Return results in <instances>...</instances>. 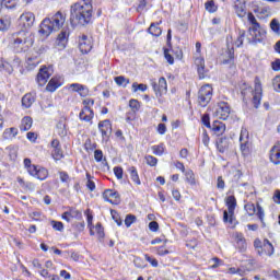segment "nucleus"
Masks as SVG:
<instances>
[{
    "instance_id": "nucleus-26",
    "label": "nucleus",
    "mask_w": 280,
    "mask_h": 280,
    "mask_svg": "<svg viewBox=\"0 0 280 280\" xmlns=\"http://www.w3.org/2000/svg\"><path fill=\"white\" fill-rule=\"evenodd\" d=\"M236 248L240 253H244L247 248L246 238L242 234H236Z\"/></svg>"
},
{
    "instance_id": "nucleus-36",
    "label": "nucleus",
    "mask_w": 280,
    "mask_h": 280,
    "mask_svg": "<svg viewBox=\"0 0 280 280\" xmlns=\"http://www.w3.org/2000/svg\"><path fill=\"white\" fill-rule=\"evenodd\" d=\"M129 107L131 108L132 114L136 115L141 108V103H139L138 100L131 98L129 101Z\"/></svg>"
},
{
    "instance_id": "nucleus-17",
    "label": "nucleus",
    "mask_w": 280,
    "mask_h": 280,
    "mask_svg": "<svg viewBox=\"0 0 280 280\" xmlns=\"http://www.w3.org/2000/svg\"><path fill=\"white\" fill-rule=\"evenodd\" d=\"M61 218H62V220H66V222H71L72 219L81 220L82 211H80L75 208H69L68 211L62 213Z\"/></svg>"
},
{
    "instance_id": "nucleus-34",
    "label": "nucleus",
    "mask_w": 280,
    "mask_h": 280,
    "mask_svg": "<svg viewBox=\"0 0 280 280\" xmlns=\"http://www.w3.org/2000/svg\"><path fill=\"white\" fill-rule=\"evenodd\" d=\"M151 150L155 156H163V152H165V144L160 143L158 145H152Z\"/></svg>"
},
{
    "instance_id": "nucleus-60",
    "label": "nucleus",
    "mask_w": 280,
    "mask_h": 280,
    "mask_svg": "<svg viewBox=\"0 0 280 280\" xmlns=\"http://www.w3.org/2000/svg\"><path fill=\"white\" fill-rule=\"evenodd\" d=\"M225 187H226V184L224 183V179L222 178V176H219L217 179V189L224 191Z\"/></svg>"
},
{
    "instance_id": "nucleus-44",
    "label": "nucleus",
    "mask_w": 280,
    "mask_h": 280,
    "mask_svg": "<svg viewBox=\"0 0 280 280\" xmlns=\"http://www.w3.org/2000/svg\"><path fill=\"white\" fill-rule=\"evenodd\" d=\"M132 91L133 93H137V91H141L142 93H144V91H148V85L135 82L132 83Z\"/></svg>"
},
{
    "instance_id": "nucleus-35",
    "label": "nucleus",
    "mask_w": 280,
    "mask_h": 280,
    "mask_svg": "<svg viewBox=\"0 0 280 280\" xmlns=\"http://www.w3.org/2000/svg\"><path fill=\"white\" fill-rule=\"evenodd\" d=\"M2 7L7 8L8 10H14L16 5H19V0H0Z\"/></svg>"
},
{
    "instance_id": "nucleus-16",
    "label": "nucleus",
    "mask_w": 280,
    "mask_h": 280,
    "mask_svg": "<svg viewBox=\"0 0 280 280\" xmlns=\"http://www.w3.org/2000/svg\"><path fill=\"white\" fill-rule=\"evenodd\" d=\"M98 130L102 133L103 139H108L113 132V125L110 120L106 119L98 122Z\"/></svg>"
},
{
    "instance_id": "nucleus-11",
    "label": "nucleus",
    "mask_w": 280,
    "mask_h": 280,
    "mask_svg": "<svg viewBox=\"0 0 280 280\" xmlns=\"http://www.w3.org/2000/svg\"><path fill=\"white\" fill-rule=\"evenodd\" d=\"M67 43H69V31H61L57 36L55 47L58 51H62V49L67 48Z\"/></svg>"
},
{
    "instance_id": "nucleus-7",
    "label": "nucleus",
    "mask_w": 280,
    "mask_h": 280,
    "mask_svg": "<svg viewBox=\"0 0 280 280\" xmlns=\"http://www.w3.org/2000/svg\"><path fill=\"white\" fill-rule=\"evenodd\" d=\"M226 207L228 211H223V222L233 224V215L235 213V207H237V199H235V196H229L226 198Z\"/></svg>"
},
{
    "instance_id": "nucleus-46",
    "label": "nucleus",
    "mask_w": 280,
    "mask_h": 280,
    "mask_svg": "<svg viewBox=\"0 0 280 280\" xmlns=\"http://www.w3.org/2000/svg\"><path fill=\"white\" fill-rule=\"evenodd\" d=\"M135 222H137V217L135 214H127V217L125 219V224H126L127 229H130V226H132V224H135Z\"/></svg>"
},
{
    "instance_id": "nucleus-40",
    "label": "nucleus",
    "mask_w": 280,
    "mask_h": 280,
    "mask_svg": "<svg viewBox=\"0 0 280 280\" xmlns=\"http://www.w3.org/2000/svg\"><path fill=\"white\" fill-rule=\"evenodd\" d=\"M144 161H145L147 165H149L150 167H156V165L159 164V159H156L153 155L144 156Z\"/></svg>"
},
{
    "instance_id": "nucleus-6",
    "label": "nucleus",
    "mask_w": 280,
    "mask_h": 280,
    "mask_svg": "<svg viewBox=\"0 0 280 280\" xmlns=\"http://www.w3.org/2000/svg\"><path fill=\"white\" fill-rule=\"evenodd\" d=\"M213 97V88L211 85L206 84L202 85L198 92V104L202 108L209 106V102H211Z\"/></svg>"
},
{
    "instance_id": "nucleus-19",
    "label": "nucleus",
    "mask_w": 280,
    "mask_h": 280,
    "mask_svg": "<svg viewBox=\"0 0 280 280\" xmlns=\"http://www.w3.org/2000/svg\"><path fill=\"white\" fill-rule=\"evenodd\" d=\"M210 130L215 135V137H222V135L226 132V125L222 121L214 120L212 126H210Z\"/></svg>"
},
{
    "instance_id": "nucleus-23",
    "label": "nucleus",
    "mask_w": 280,
    "mask_h": 280,
    "mask_svg": "<svg viewBox=\"0 0 280 280\" xmlns=\"http://www.w3.org/2000/svg\"><path fill=\"white\" fill-rule=\"evenodd\" d=\"M103 197L107 200V202H113V199L110 198H114L115 202H119V192L113 189L105 190Z\"/></svg>"
},
{
    "instance_id": "nucleus-47",
    "label": "nucleus",
    "mask_w": 280,
    "mask_h": 280,
    "mask_svg": "<svg viewBox=\"0 0 280 280\" xmlns=\"http://www.w3.org/2000/svg\"><path fill=\"white\" fill-rule=\"evenodd\" d=\"M256 215H257L258 220H260V222H262V224H264L265 212H264V208H261V205H259V203H257V206H256Z\"/></svg>"
},
{
    "instance_id": "nucleus-1",
    "label": "nucleus",
    "mask_w": 280,
    "mask_h": 280,
    "mask_svg": "<svg viewBox=\"0 0 280 280\" xmlns=\"http://www.w3.org/2000/svg\"><path fill=\"white\" fill-rule=\"evenodd\" d=\"M92 0H82L71 5L70 9V23L72 27L78 25H89L91 18L93 16V4Z\"/></svg>"
},
{
    "instance_id": "nucleus-4",
    "label": "nucleus",
    "mask_w": 280,
    "mask_h": 280,
    "mask_svg": "<svg viewBox=\"0 0 280 280\" xmlns=\"http://www.w3.org/2000/svg\"><path fill=\"white\" fill-rule=\"evenodd\" d=\"M247 21L250 24L248 27V34L252 36V43H264L266 38V30L261 28L259 22L253 13L247 14Z\"/></svg>"
},
{
    "instance_id": "nucleus-48",
    "label": "nucleus",
    "mask_w": 280,
    "mask_h": 280,
    "mask_svg": "<svg viewBox=\"0 0 280 280\" xmlns=\"http://www.w3.org/2000/svg\"><path fill=\"white\" fill-rule=\"evenodd\" d=\"M245 211H247L248 215H255L257 208L255 207V203H246Z\"/></svg>"
},
{
    "instance_id": "nucleus-62",
    "label": "nucleus",
    "mask_w": 280,
    "mask_h": 280,
    "mask_svg": "<svg viewBox=\"0 0 280 280\" xmlns=\"http://www.w3.org/2000/svg\"><path fill=\"white\" fill-rule=\"evenodd\" d=\"M78 93L81 97H86V95H89V88H86V85L81 84V88H79Z\"/></svg>"
},
{
    "instance_id": "nucleus-33",
    "label": "nucleus",
    "mask_w": 280,
    "mask_h": 280,
    "mask_svg": "<svg viewBox=\"0 0 280 280\" xmlns=\"http://www.w3.org/2000/svg\"><path fill=\"white\" fill-rule=\"evenodd\" d=\"M48 176H49V171H47V168L45 167L37 168L35 178H37L38 180H45Z\"/></svg>"
},
{
    "instance_id": "nucleus-18",
    "label": "nucleus",
    "mask_w": 280,
    "mask_h": 280,
    "mask_svg": "<svg viewBox=\"0 0 280 280\" xmlns=\"http://www.w3.org/2000/svg\"><path fill=\"white\" fill-rule=\"evenodd\" d=\"M94 117H95V112H93V108L82 107L81 112L79 113V119L81 121H85V124H93Z\"/></svg>"
},
{
    "instance_id": "nucleus-61",
    "label": "nucleus",
    "mask_w": 280,
    "mask_h": 280,
    "mask_svg": "<svg viewBox=\"0 0 280 280\" xmlns=\"http://www.w3.org/2000/svg\"><path fill=\"white\" fill-rule=\"evenodd\" d=\"M94 159L96 163H102V159H104V152H102V150H95Z\"/></svg>"
},
{
    "instance_id": "nucleus-51",
    "label": "nucleus",
    "mask_w": 280,
    "mask_h": 280,
    "mask_svg": "<svg viewBox=\"0 0 280 280\" xmlns=\"http://www.w3.org/2000/svg\"><path fill=\"white\" fill-rule=\"evenodd\" d=\"M114 174L118 180H121L124 178V168L120 166L114 167Z\"/></svg>"
},
{
    "instance_id": "nucleus-56",
    "label": "nucleus",
    "mask_w": 280,
    "mask_h": 280,
    "mask_svg": "<svg viewBox=\"0 0 280 280\" xmlns=\"http://www.w3.org/2000/svg\"><path fill=\"white\" fill-rule=\"evenodd\" d=\"M82 104H83V108H91L92 106H95V100L84 98Z\"/></svg>"
},
{
    "instance_id": "nucleus-37",
    "label": "nucleus",
    "mask_w": 280,
    "mask_h": 280,
    "mask_svg": "<svg viewBox=\"0 0 280 280\" xmlns=\"http://www.w3.org/2000/svg\"><path fill=\"white\" fill-rule=\"evenodd\" d=\"M0 71H5L7 73H12L14 69L12 68V65H10L8 61H4L0 58Z\"/></svg>"
},
{
    "instance_id": "nucleus-9",
    "label": "nucleus",
    "mask_w": 280,
    "mask_h": 280,
    "mask_svg": "<svg viewBox=\"0 0 280 280\" xmlns=\"http://www.w3.org/2000/svg\"><path fill=\"white\" fill-rule=\"evenodd\" d=\"M215 117L219 119H222L225 121V119H229V116L231 115V106H229V103L221 102L217 105V109L214 112Z\"/></svg>"
},
{
    "instance_id": "nucleus-64",
    "label": "nucleus",
    "mask_w": 280,
    "mask_h": 280,
    "mask_svg": "<svg viewBox=\"0 0 280 280\" xmlns=\"http://www.w3.org/2000/svg\"><path fill=\"white\" fill-rule=\"evenodd\" d=\"M271 67L273 71H280V59H276L272 63Z\"/></svg>"
},
{
    "instance_id": "nucleus-38",
    "label": "nucleus",
    "mask_w": 280,
    "mask_h": 280,
    "mask_svg": "<svg viewBox=\"0 0 280 280\" xmlns=\"http://www.w3.org/2000/svg\"><path fill=\"white\" fill-rule=\"evenodd\" d=\"M114 81L116 82V84L118 86L126 88V86H128V84H130V79H126V77H124V75L116 77L114 79Z\"/></svg>"
},
{
    "instance_id": "nucleus-28",
    "label": "nucleus",
    "mask_w": 280,
    "mask_h": 280,
    "mask_svg": "<svg viewBox=\"0 0 280 280\" xmlns=\"http://www.w3.org/2000/svg\"><path fill=\"white\" fill-rule=\"evenodd\" d=\"M250 148H253V143L249 140L241 141V152L243 156L250 155Z\"/></svg>"
},
{
    "instance_id": "nucleus-15",
    "label": "nucleus",
    "mask_w": 280,
    "mask_h": 280,
    "mask_svg": "<svg viewBox=\"0 0 280 280\" xmlns=\"http://www.w3.org/2000/svg\"><path fill=\"white\" fill-rule=\"evenodd\" d=\"M36 21V15L32 12H25L20 16V22L22 23L23 27L30 30V27L34 26Z\"/></svg>"
},
{
    "instance_id": "nucleus-12",
    "label": "nucleus",
    "mask_w": 280,
    "mask_h": 280,
    "mask_svg": "<svg viewBox=\"0 0 280 280\" xmlns=\"http://www.w3.org/2000/svg\"><path fill=\"white\" fill-rule=\"evenodd\" d=\"M217 150L220 154H224L231 148V138L222 136L215 141Z\"/></svg>"
},
{
    "instance_id": "nucleus-31",
    "label": "nucleus",
    "mask_w": 280,
    "mask_h": 280,
    "mask_svg": "<svg viewBox=\"0 0 280 280\" xmlns=\"http://www.w3.org/2000/svg\"><path fill=\"white\" fill-rule=\"evenodd\" d=\"M16 135H19V129H16L15 127H11V128H8L3 131V139H14V137H16Z\"/></svg>"
},
{
    "instance_id": "nucleus-55",
    "label": "nucleus",
    "mask_w": 280,
    "mask_h": 280,
    "mask_svg": "<svg viewBox=\"0 0 280 280\" xmlns=\"http://www.w3.org/2000/svg\"><path fill=\"white\" fill-rule=\"evenodd\" d=\"M8 27H10V20L0 19V32H4V30H8Z\"/></svg>"
},
{
    "instance_id": "nucleus-43",
    "label": "nucleus",
    "mask_w": 280,
    "mask_h": 280,
    "mask_svg": "<svg viewBox=\"0 0 280 280\" xmlns=\"http://www.w3.org/2000/svg\"><path fill=\"white\" fill-rule=\"evenodd\" d=\"M184 174L189 185H196V177L194 175V171L189 170V171H186Z\"/></svg>"
},
{
    "instance_id": "nucleus-58",
    "label": "nucleus",
    "mask_w": 280,
    "mask_h": 280,
    "mask_svg": "<svg viewBox=\"0 0 280 280\" xmlns=\"http://www.w3.org/2000/svg\"><path fill=\"white\" fill-rule=\"evenodd\" d=\"M272 86H273V91H277V93H280V75H277L272 80Z\"/></svg>"
},
{
    "instance_id": "nucleus-20",
    "label": "nucleus",
    "mask_w": 280,
    "mask_h": 280,
    "mask_svg": "<svg viewBox=\"0 0 280 280\" xmlns=\"http://www.w3.org/2000/svg\"><path fill=\"white\" fill-rule=\"evenodd\" d=\"M270 161L273 165H280V143H277L271 148Z\"/></svg>"
},
{
    "instance_id": "nucleus-52",
    "label": "nucleus",
    "mask_w": 280,
    "mask_h": 280,
    "mask_svg": "<svg viewBox=\"0 0 280 280\" xmlns=\"http://www.w3.org/2000/svg\"><path fill=\"white\" fill-rule=\"evenodd\" d=\"M244 36H246V31H240L238 32V37L236 40V46L237 47H242V45H244Z\"/></svg>"
},
{
    "instance_id": "nucleus-14",
    "label": "nucleus",
    "mask_w": 280,
    "mask_h": 280,
    "mask_svg": "<svg viewBox=\"0 0 280 280\" xmlns=\"http://www.w3.org/2000/svg\"><path fill=\"white\" fill-rule=\"evenodd\" d=\"M79 49L82 54H89V51L93 49V42L91 38H89V36L82 35L79 38Z\"/></svg>"
},
{
    "instance_id": "nucleus-42",
    "label": "nucleus",
    "mask_w": 280,
    "mask_h": 280,
    "mask_svg": "<svg viewBox=\"0 0 280 280\" xmlns=\"http://www.w3.org/2000/svg\"><path fill=\"white\" fill-rule=\"evenodd\" d=\"M269 26H270V30H272L277 34V36H280V23H279V20H277V19L271 20Z\"/></svg>"
},
{
    "instance_id": "nucleus-41",
    "label": "nucleus",
    "mask_w": 280,
    "mask_h": 280,
    "mask_svg": "<svg viewBox=\"0 0 280 280\" xmlns=\"http://www.w3.org/2000/svg\"><path fill=\"white\" fill-rule=\"evenodd\" d=\"M51 155L55 161H60V159H63L65 154L62 153V148L57 147V149H54Z\"/></svg>"
},
{
    "instance_id": "nucleus-57",
    "label": "nucleus",
    "mask_w": 280,
    "mask_h": 280,
    "mask_svg": "<svg viewBox=\"0 0 280 280\" xmlns=\"http://www.w3.org/2000/svg\"><path fill=\"white\" fill-rule=\"evenodd\" d=\"M172 50V54H174L175 58H177V60H183V49L175 47Z\"/></svg>"
},
{
    "instance_id": "nucleus-63",
    "label": "nucleus",
    "mask_w": 280,
    "mask_h": 280,
    "mask_svg": "<svg viewBox=\"0 0 280 280\" xmlns=\"http://www.w3.org/2000/svg\"><path fill=\"white\" fill-rule=\"evenodd\" d=\"M248 130L247 129H242L241 130V136H240V141H248Z\"/></svg>"
},
{
    "instance_id": "nucleus-22",
    "label": "nucleus",
    "mask_w": 280,
    "mask_h": 280,
    "mask_svg": "<svg viewBox=\"0 0 280 280\" xmlns=\"http://www.w3.org/2000/svg\"><path fill=\"white\" fill-rule=\"evenodd\" d=\"M59 86H62V81L60 80V78L54 77L48 82L46 90L49 91L50 93H54V91L59 89Z\"/></svg>"
},
{
    "instance_id": "nucleus-25",
    "label": "nucleus",
    "mask_w": 280,
    "mask_h": 280,
    "mask_svg": "<svg viewBox=\"0 0 280 280\" xmlns=\"http://www.w3.org/2000/svg\"><path fill=\"white\" fill-rule=\"evenodd\" d=\"M127 171L129 172V176L131 178V180L136 184V185H141V178H139V172L137 171V167L135 166H129L127 168Z\"/></svg>"
},
{
    "instance_id": "nucleus-5",
    "label": "nucleus",
    "mask_w": 280,
    "mask_h": 280,
    "mask_svg": "<svg viewBox=\"0 0 280 280\" xmlns=\"http://www.w3.org/2000/svg\"><path fill=\"white\" fill-rule=\"evenodd\" d=\"M246 93H252L254 108H259L261 104V96L264 93V90L261 89V82L257 80L255 81L254 91H253V88H247L244 91H242L243 97H246Z\"/></svg>"
},
{
    "instance_id": "nucleus-30",
    "label": "nucleus",
    "mask_w": 280,
    "mask_h": 280,
    "mask_svg": "<svg viewBox=\"0 0 280 280\" xmlns=\"http://www.w3.org/2000/svg\"><path fill=\"white\" fill-rule=\"evenodd\" d=\"M255 14H258L260 19H266L270 15L269 7H257L254 9Z\"/></svg>"
},
{
    "instance_id": "nucleus-59",
    "label": "nucleus",
    "mask_w": 280,
    "mask_h": 280,
    "mask_svg": "<svg viewBox=\"0 0 280 280\" xmlns=\"http://www.w3.org/2000/svg\"><path fill=\"white\" fill-rule=\"evenodd\" d=\"M59 178L61 183H69L71 178L69 177V174L65 171L59 172Z\"/></svg>"
},
{
    "instance_id": "nucleus-2",
    "label": "nucleus",
    "mask_w": 280,
    "mask_h": 280,
    "mask_svg": "<svg viewBox=\"0 0 280 280\" xmlns=\"http://www.w3.org/2000/svg\"><path fill=\"white\" fill-rule=\"evenodd\" d=\"M65 21H67V16L58 11L50 18H46L42 21L39 25V34L47 38L52 32H58L62 25H65Z\"/></svg>"
},
{
    "instance_id": "nucleus-3",
    "label": "nucleus",
    "mask_w": 280,
    "mask_h": 280,
    "mask_svg": "<svg viewBox=\"0 0 280 280\" xmlns=\"http://www.w3.org/2000/svg\"><path fill=\"white\" fill-rule=\"evenodd\" d=\"M33 43L34 42L28 39L27 32L20 31L12 34L9 42V48L12 49L14 54H23L32 47Z\"/></svg>"
},
{
    "instance_id": "nucleus-8",
    "label": "nucleus",
    "mask_w": 280,
    "mask_h": 280,
    "mask_svg": "<svg viewBox=\"0 0 280 280\" xmlns=\"http://www.w3.org/2000/svg\"><path fill=\"white\" fill-rule=\"evenodd\" d=\"M51 73H54V70L50 67H42L36 77L38 86H45L49 78H51Z\"/></svg>"
},
{
    "instance_id": "nucleus-13",
    "label": "nucleus",
    "mask_w": 280,
    "mask_h": 280,
    "mask_svg": "<svg viewBox=\"0 0 280 280\" xmlns=\"http://www.w3.org/2000/svg\"><path fill=\"white\" fill-rule=\"evenodd\" d=\"M222 65L235 67V48L228 47V49L222 54Z\"/></svg>"
},
{
    "instance_id": "nucleus-50",
    "label": "nucleus",
    "mask_w": 280,
    "mask_h": 280,
    "mask_svg": "<svg viewBox=\"0 0 280 280\" xmlns=\"http://www.w3.org/2000/svg\"><path fill=\"white\" fill-rule=\"evenodd\" d=\"M201 122L206 126V128H211V118L209 117V114H203L201 116Z\"/></svg>"
},
{
    "instance_id": "nucleus-10",
    "label": "nucleus",
    "mask_w": 280,
    "mask_h": 280,
    "mask_svg": "<svg viewBox=\"0 0 280 280\" xmlns=\"http://www.w3.org/2000/svg\"><path fill=\"white\" fill-rule=\"evenodd\" d=\"M152 88L156 97H161L163 94L167 93V80L164 77H161L159 83H152Z\"/></svg>"
},
{
    "instance_id": "nucleus-29",
    "label": "nucleus",
    "mask_w": 280,
    "mask_h": 280,
    "mask_svg": "<svg viewBox=\"0 0 280 280\" xmlns=\"http://www.w3.org/2000/svg\"><path fill=\"white\" fill-rule=\"evenodd\" d=\"M159 25H161V22L158 23H151L148 32L149 34H151L152 36H161V34H163V31L161 30V27H159Z\"/></svg>"
},
{
    "instance_id": "nucleus-53",
    "label": "nucleus",
    "mask_w": 280,
    "mask_h": 280,
    "mask_svg": "<svg viewBox=\"0 0 280 280\" xmlns=\"http://www.w3.org/2000/svg\"><path fill=\"white\" fill-rule=\"evenodd\" d=\"M86 178H88V183H86L88 189H90V191H95V182L91 179V174L86 173Z\"/></svg>"
},
{
    "instance_id": "nucleus-49",
    "label": "nucleus",
    "mask_w": 280,
    "mask_h": 280,
    "mask_svg": "<svg viewBox=\"0 0 280 280\" xmlns=\"http://www.w3.org/2000/svg\"><path fill=\"white\" fill-rule=\"evenodd\" d=\"M170 51H172L170 48L164 49V58L167 60L168 65H174V56H172Z\"/></svg>"
},
{
    "instance_id": "nucleus-24",
    "label": "nucleus",
    "mask_w": 280,
    "mask_h": 280,
    "mask_svg": "<svg viewBox=\"0 0 280 280\" xmlns=\"http://www.w3.org/2000/svg\"><path fill=\"white\" fill-rule=\"evenodd\" d=\"M268 255L269 257L275 255V246H272V243L268 241V238H265L262 242V255Z\"/></svg>"
},
{
    "instance_id": "nucleus-39",
    "label": "nucleus",
    "mask_w": 280,
    "mask_h": 280,
    "mask_svg": "<svg viewBox=\"0 0 280 280\" xmlns=\"http://www.w3.org/2000/svg\"><path fill=\"white\" fill-rule=\"evenodd\" d=\"M205 8L208 12L213 14V12H218V5H215V1L209 0L205 3Z\"/></svg>"
},
{
    "instance_id": "nucleus-27",
    "label": "nucleus",
    "mask_w": 280,
    "mask_h": 280,
    "mask_svg": "<svg viewBox=\"0 0 280 280\" xmlns=\"http://www.w3.org/2000/svg\"><path fill=\"white\" fill-rule=\"evenodd\" d=\"M35 102L36 98L32 93H27L22 97V106H24V108H31L32 104H34Z\"/></svg>"
},
{
    "instance_id": "nucleus-32",
    "label": "nucleus",
    "mask_w": 280,
    "mask_h": 280,
    "mask_svg": "<svg viewBox=\"0 0 280 280\" xmlns=\"http://www.w3.org/2000/svg\"><path fill=\"white\" fill-rule=\"evenodd\" d=\"M32 124H33V120H32V117L30 116H26L22 119V122H21V126H20V129L24 132H26L27 130H30L32 128Z\"/></svg>"
},
{
    "instance_id": "nucleus-45",
    "label": "nucleus",
    "mask_w": 280,
    "mask_h": 280,
    "mask_svg": "<svg viewBox=\"0 0 280 280\" xmlns=\"http://www.w3.org/2000/svg\"><path fill=\"white\" fill-rule=\"evenodd\" d=\"M50 224L55 231H59L60 233H62V231H65V224L60 221L52 220V221H50Z\"/></svg>"
},
{
    "instance_id": "nucleus-21",
    "label": "nucleus",
    "mask_w": 280,
    "mask_h": 280,
    "mask_svg": "<svg viewBox=\"0 0 280 280\" xmlns=\"http://www.w3.org/2000/svg\"><path fill=\"white\" fill-rule=\"evenodd\" d=\"M234 10L240 19H244V16H246V4H244V2L236 0L234 2Z\"/></svg>"
},
{
    "instance_id": "nucleus-54",
    "label": "nucleus",
    "mask_w": 280,
    "mask_h": 280,
    "mask_svg": "<svg viewBox=\"0 0 280 280\" xmlns=\"http://www.w3.org/2000/svg\"><path fill=\"white\" fill-rule=\"evenodd\" d=\"M254 246L258 249V255H264V245L261 244V241L259 238H256L254 241Z\"/></svg>"
}]
</instances>
